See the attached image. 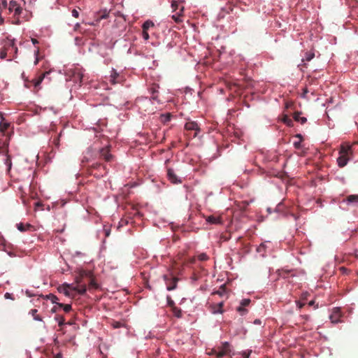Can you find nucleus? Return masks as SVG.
<instances>
[{"label": "nucleus", "instance_id": "nucleus-1", "mask_svg": "<svg viewBox=\"0 0 358 358\" xmlns=\"http://www.w3.org/2000/svg\"><path fill=\"white\" fill-rule=\"evenodd\" d=\"M91 271L84 269H79L75 271V282L76 286L73 287V290L76 291L80 295H83L87 291L85 279L90 277Z\"/></svg>", "mask_w": 358, "mask_h": 358}, {"label": "nucleus", "instance_id": "nucleus-2", "mask_svg": "<svg viewBox=\"0 0 358 358\" xmlns=\"http://www.w3.org/2000/svg\"><path fill=\"white\" fill-rule=\"evenodd\" d=\"M22 3H24V0H11L9 2L8 9L9 13H13V16L17 17V22H15L16 24L20 23L18 17L20 16L22 12Z\"/></svg>", "mask_w": 358, "mask_h": 358}, {"label": "nucleus", "instance_id": "nucleus-3", "mask_svg": "<svg viewBox=\"0 0 358 358\" xmlns=\"http://www.w3.org/2000/svg\"><path fill=\"white\" fill-rule=\"evenodd\" d=\"M350 150V146L341 145L339 150V157L337 159V162L339 167L343 168L347 165L349 160L348 152Z\"/></svg>", "mask_w": 358, "mask_h": 358}, {"label": "nucleus", "instance_id": "nucleus-4", "mask_svg": "<svg viewBox=\"0 0 358 358\" xmlns=\"http://www.w3.org/2000/svg\"><path fill=\"white\" fill-rule=\"evenodd\" d=\"M217 358H222L225 356H231V348L228 342L222 343L220 346L216 348Z\"/></svg>", "mask_w": 358, "mask_h": 358}, {"label": "nucleus", "instance_id": "nucleus-5", "mask_svg": "<svg viewBox=\"0 0 358 358\" xmlns=\"http://www.w3.org/2000/svg\"><path fill=\"white\" fill-rule=\"evenodd\" d=\"M164 279L166 282V288L169 291H172L177 287V283L179 279L174 276L169 277L167 275H164Z\"/></svg>", "mask_w": 358, "mask_h": 358}, {"label": "nucleus", "instance_id": "nucleus-6", "mask_svg": "<svg viewBox=\"0 0 358 358\" xmlns=\"http://www.w3.org/2000/svg\"><path fill=\"white\" fill-rule=\"evenodd\" d=\"M73 287H74L73 285L64 283L58 287V291L60 293H63L66 296L74 297Z\"/></svg>", "mask_w": 358, "mask_h": 358}, {"label": "nucleus", "instance_id": "nucleus-7", "mask_svg": "<svg viewBox=\"0 0 358 358\" xmlns=\"http://www.w3.org/2000/svg\"><path fill=\"white\" fill-rule=\"evenodd\" d=\"M168 180L173 184H180L182 180L176 174L174 170L171 168L167 169Z\"/></svg>", "mask_w": 358, "mask_h": 358}, {"label": "nucleus", "instance_id": "nucleus-8", "mask_svg": "<svg viewBox=\"0 0 358 358\" xmlns=\"http://www.w3.org/2000/svg\"><path fill=\"white\" fill-rule=\"evenodd\" d=\"M185 128L187 131H194L193 138H195L200 131V128L196 122H188L185 124Z\"/></svg>", "mask_w": 358, "mask_h": 358}, {"label": "nucleus", "instance_id": "nucleus-9", "mask_svg": "<svg viewBox=\"0 0 358 358\" xmlns=\"http://www.w3.org/2000/svg\"><path fill=\"white\" fill-rule=\"evenodd\" d=\"M100 157L107 162L113 159V156L110 153L109 147L103 148L100 150Z\"/></svg>", "mask_w": 358, "mask_h": 358}, {"label": "nucleus", "instance_id": "nucleus-10", "mask_svg": "<svg viewBox=\"0 0 358 358\" xmlns=\"http://www.w3.org/2000/svg\"><path fill=\"white\" fill-rule=\"evenodd\" d=\"M9 50H12V51L13 50L15 52H17V48L15 46L13 43H9L7 47H6L3 50H1L0 57L1 59L6 58V57H7V52L9 51Z\"/></svg>", "mask_w": 358, "mask_h": 358}, {"label": "nucleus", "instance_id": "nucleus-11", "mask_svg": "<svg viewBox=\"0 0 358 358\" xmlns=\"http://www.w3.org/2000/svg\"><path fill=\"white\" fill-rule=\"evenodd\" d=\"M87 282H88V289L89 290H92V289H99V285L96 282L95 280H94V278L93 276V274L91 272V275L90 277H88L87 279Z\"/></svg>", "mask_w": 358, "mask_h": 358}, {"label": "nucleus", "instance_id": "nucleus-12", "mask_svg": "<svg viewBox=\"0 0 358 358\" xmlns=\"http://www.w3.org/2000/svg\"><path fill=\"white\" fill-rule=\"evenodd\" d=\"M206 220L209 224H222V220L220 217H215L214 215H210L206 217Z\"/></svg>", "mask_w": 358, "mask_h": 358}, {"label": "nucleus", "instance_id": "nucleus-13", "mask_svg": "<svg viewBox=\"0 0 358 358\" xmlns=\"http://www.w3.org/2000/svg\"><path fill=\"white\" fill-rule=\"evenodd\" d=\"M49 73L48 71H45L41 75H40L37 78L33 79L32 83L35 87H38L41 83H42L43 80L45 77L46 75Z\"/></svg>", "mask_w": 358, "mask_h": 358}, {"label": "nucleus", "instance_id": "nucleus-14", "mask_svg": "<svg viewBox=\"0 0 358 358\" xmlns=\"http://www.w3.org/2000/svg\"><path fill=\"white\" fill-rule=\"evenodd\" d=\"M341 317V312L338 308H336L334 309L333 313L330 316V319L333 323H336L338 322V317Z\"/></svg>", "mask_w": 358, "mask_h": 358}, {"label": "nucleus", "instance_id": "nucleus-15", "mask_svg": "<svg viewBox=\"0 0 358 358\" xmlns=\"http://www.w3.org/2000/svg\"><path fill=\"white\" fill-rule=\"evenodd\" d=\"M223 302L212 306L211 311L213 313H223Z\"/></svg>", "mask_w": 358, "mask_h": 358}, {"label": "nucleus", "instance_id": "nucleus-16", "mask_svg": "<svg viewBox=\"0 0 358 358\" xmlns=\"http://www.w3.org/2000/svg\"><path fill=\"white\" fill-rule=\"evenodd\" d=\"M109 12L107 10H103L99 12L96 15V22H100L103 19H106L108 17Z\"/></svg>", "mask_w": 358, "mask_h": 358}, {"label": "nucleus", "instance_id": "nucleus-17", "mask_svg": "<svg viewBox=\"0 0 358 358\" xmlns=\"http://www.w3.org/2000/svg\"><path fill=\"white\" fill-rule=\"evenodd\" d=\"M301 112H296L294 114V119L296 122H300L301 124H304L306 122L307 119L304 117H301Z\"/></svg>", "mask_w": 358, "mask_h": 358}, {"label": "nucleus", "instance_id": "nucleus-18", "mask_svg": "<svg viewBox=\"0 0 358 358\" xmlns=\"http://www.w3.org/2000/svg\"><path fill=\"white\" fill-rule=\"evenodd\" d=\"M29 315H31L34 320H36V321H43V319L42 317L38 314V310L37 309H31L29 313Z\"/></svg>", "mask_w": 358, "mask_h": 358}, {"label": "nucleus", "instance_id": "nucleus-19", "mask_svg": "<svg viewBox=\"0 0 358 358\" xmlns=\"http://www.w3.org/2000/svg\"><path fill=\"white\" fill-rule=\"evenodd\" d=\"M8 144L0 140V153L7 154L8 152Z\"/></svg>", "mask_w": 358, "mask_h": 358}, {"label": "nucleus", "instance_id": "nucleus-20", "mask_svg": "<svg viewBox=\"0 0 358 358\" xmlns=\"http://www.w3.org/2000/svg\"><path fill=\"white\" fill-rule=\"evenodd\" d=\"M183 10H184V7L181 6V8L180 9V12L176 15H172V19L174 20L175 22H180L182 21V20L180 19V17L182 15V13L183 12Z\"/></svg>", "mask_w": 358, "mask_h": 358}, {"label": "nucleus", "instance_id": "nucleus-21", "mask_svg": "<svg viewBox=\"0 0 358 358\" xmlns=\"http://www.w3.org/2000/svg\"><path fill=\"white\" fill-rule=\"evenodd\" d=\"M31 227L32 226L29 224H27L26 225H24L22 223H19L17 224V229L22 232L26 231L28 229Z\"/></svg>", "mask_w": 358, "mask_h": 358}, {"label": "nucleus", "instance_id": "nucleus-22", "mask_svg": "<svg viewBox=\"0 0 358 358\" xmlns=\"http://www.w3.org/2000/svg\"><path fill=\"white\" fill-rule=\"evenodd\" d=\"M345 201L348 203H357L358 202V195L351 194L346 197Z\"/></svg>", "mask_w": 358, "mask_h": 358}, {"label": "nucleus", "instance_id": "nucleus-23", "mask_svg": "<svg viewBox=\"0 0 358 358\" xmlns=\"http://www.w3.org/2000/svg\"><path fill=\"white\" fill-rule=\"evenodd\" d=\"M282 121L287 124L288 127H293V121L287 115H285L282 119Z\"/></svg>", "mask_w": 358, "mask_h": 358}, {"label": "nucleus", "instance_id": "nucleus-24", "mask_svg": "<svg viewBox=\"0 0 358 358\" xmlns=\"http://www.w3.org/2000/svg\"><path fill=\"white\" fill-rule=\"evenodd\" d=\"M171 310L173 315L176 316V317L180 318L182 317V311L179 308L175 306L171 308Z\"/></svg>", "mask_w": 358, "mask_h": 358}, {"label": "nucleus", "instance_id": "nucleus-25", "mask_svg": "<svg viewBox=\"0 0 358 358\" xmlns=\"http://www.w3.org/2000/svg\"><path fill=\"white\" fill-rule=\"evenodd\" d=\"M154 26V23L152 21L147 20L145 21L142 26L143 30L148 31L149 28L152 27Z\"/></svg>", "mask_w": 358, "mask_h": 358}, {"label": "nucleus", "instance_id": "nucleus-26", "mask_svg": "<svg viewBox=\"0 0 358 358\" xmlns=\"http://www.w3.org/2000/svg\"><path fill=\"white\" fill-rule=\"evenodd\" d=\"M6 155V159H5V164L8 166V170L10 171L12 166V162H11V157L8 155V152L7 154H5Z\"/></svg>", "mask_w": 358, "mask_h": 358}, {"label": "nucleus", "instance_id": "nucleus-27", "mask_svg": "<svg viewBox=\"0 0 358 358\" xmlns=\"http://www.w3.org/2000/svg\"><path fill=\"white\" fill-rule=\"evenodd\" d=\"M58 307L62 308L65 313H69L71 310L70 304L57 303Z\"/></svg>", "mask_w": 358, "mask_h": 358}, {"label": "nucleus", "instance_id": "nucleus-28", "mask_svg": "<svg viewBox=\"0 0 358 358\" xmlns=\"http://www.w3.org/2000/svg\"><path fill=\"white\" fill-rule=\"evenodd\" d=\"M55 320L58 322L59 327H62L65 324V319L62 315L55 316Z\"/></svg>", "mask_w": 358, "mask_h": 358}, {"label": "nucleus", "instance_id": "nucleus-29", "mask_svg": "<svg viewBox=\"0 0 358 358\" xmlns=\"http://www.w3.org/2000/svg\"><path fill=\"white\" fill-rule=\"evenodd\" d=\"M315 56V54L313 53V52H306V56H305V58L303 59V60L306 61V62H309Z\"/></svg>", "mask_w": 358, "mask_h": 358}, {"label": "nucleus", "instance_id": "nucleus-30", "mask_svg": "<svg viewBox=\"0 0 358 358\" xmlns=\"http://www.w3.org/2000/svg\"><path fill=\"white\" fill-rule=\"evenodd\" d=\"M111 326L114 328V329H117V328H120L123 326V323H122L121 322H117V321H113L111 322Z\"/></svg>", "mask_w": 358, "mask_h": 358}, {"label": "nucleus", "instance_id": "nucleus-31", "mask_svg": "<svg viewBox=\"0 0 358 358\" xmlns=\"http://www.w3.org/2000/svg\"><path fill=\"white\" fill-rule=\"evenodd\" d=\"M266 250V245L265 243L260 244L258 248H257V252L259 253H263Z\"/></svg>", "mask_w": 358, "mask_h": 358}, {"label": "nucleus", "instance_id": "nucleus-32", "mask_svg": "<svg viewBox=\"0 0 358 358\" xmlns=\"http://www.w3.org/2000/svg\"><path fill=\"white\" fill-rule=\"evenodd\" d=\"M118 76V73L115 71V70H113L112 71V73L110 75V81L115 84L116 82H115V78Z\"/></svg>", "mask_w": 358, "mask_h": 358}, {"label": "nucleus", "instance_id": "nucleus-33", "mask_svg": "<svg viewBox=\"0 0 358 358\" xmlns=\"http://www.w3.org/2000/svg\"><path fill=\"white\" fill-rule=\"evenodd\" d=\"M47 298L50 299L53 303H56L57 305V303H59L57 302L58 298L53 294H50V295L47 296Z\"/></svg>", "mask_w": 358, "mask_h": 358}, {"label": "nucleus", "instance_id": "nucleus-34", "mask_svg": "<svg viewBox=\"0 0 358 358\" xmlns=\"http://www.w3.org/2000/svg\"><path fill=\"white\" fill-rule=\"evenodd\" d=\"M198 259L200 261H206L208 259V257L206 253H201L198 255Z\"/></svg>", "mask_w": 358, "mask_h": 358}, {"label": "nucleus", "instance_id": "nucleus-35", "mask_svg": "<svg viewBox=\"0 0 358 358\" xmlns=\"http://www.w3.org/2000/svg\"><path fill=\"white\" fill-rule=\"evenodd\" d=\"M250 302H251L250 299H243L241 301V305H242V306H243V307H245V306H249Z\"/></svg>", "mask_w": 358, "mask_h": 358}, {"label": "nucleus", "instance_id": "nucleus-36", "mask_svg": "<svg viewBox=\"0 0 358 358\" xmlns=\"http://www.w3.org/2000/svg\"><path fill=\"white\" fill-rule=\"evenodd\" d=\"M237 311L239 312L241 315H244L247 313V310L245 308V307L242 306V305L237 308Z\"/></svg>", "mask_w": 358, "mask_h": 358}, {"label": "nucleus", "instance_id": "nucleus-37", "mask_svg": "<svg viewBox=\"0 0 358 358\" xmlns=\"http://www.w3.org/2000/svg\"><path fill=\"white\" fill-rule=\"evenodd\" d=\"M171 8L173 11H176L178 8V3L176 0H173L171 2Z\"/></svg>", "mask_w": 358, "mask_h": 358}, {"label": "nucleus", "instance_id": "nucleus-38", "mask_svg": "<svg viewBox=\"0 0 358 358\" xmlns=\"http://www.w3.org/2000/svg\"><path fill=\"white\" fill-rule=\"evenodd\" d=\"M99 167H102L103 169L105 171V173H106V166H103L102 164H101L100 163H95L92 166V168L93 169H98Z\"/></svg>", "mask_w": 358, "mask_h": 358}, {"label": "nucleus", "instance_id": "nucleus-39", "mask_svg": "<svg viewBox=\"0 0 358 358\" xmlns=\"http://www.w3.org/2000/svg\"><path fill=\"white\" fill-rule=\"evenodd\" d=\"M167 301H168V305L169 307H171L172 308L176 306L174 301L171 299L170 296L167 297Z\"/></svg>", "mask_w": 358, "mask_h": 358}, {"label": "nucleus", "instance_id": "nucleus-40", "mask_svg": "<svg viewBox=\"0 0 358 358\" xmlns=\"http://www.w3.org/2000/svg\"><path fill=\"white\" fill-rule=\"evenodd\" d=\"M301 141L302 140H299L298 141L294 142V146L296 149H299L301 147Z\"/></svg>", "mask_w": 358, "mask_h": 358}, {"label": "nucleus", "instance_id": "nucleus-41", "mask_svg": "<svg viewBox=\"0 0 358 358\" xmlns=\"http://www.w3.org/2000/svg\"><path fill=\"white\" fill-rule=\"evenodd\" d=\"M208 355H215L216 358H217V352L216 348L211 349L210 351L208 352Z\"/></svg>", "mask_w": 358, "mask_h": 358}, {"label": "nucleus", "instance_id": "nucleus-42", "mask_svg": "<svg viewBox=\"0 0 358 358\" xmlns=\"http://www.w3.org/2000/svg\"><path fill=\"white\" fill-rule=\"evenodd\" d=\"M142 36L145 41L149 39V34L148 33V31L143 30Z\"/></svg>", "mask_w": 358, "mask_h": 358}, {"label": "nucleus", "instance_id": "nucleus-43", "mask_svg": "<svg viewBox=\"0 0 358 358\" xmlns=\"http://www.w3.org/2000/svg\"><path fill=\"white\" fill-rule=\"evenodd\" d=\"M35 55H36V60L34 62V64L36 65L38 63V61H39V58H38V54H39V50L37 49L35 52H34Z\"/></svg>", "mask_w": 358, "mask_h": 358}, {"label": "nucleus", "instance_id": "nucleus-44", "mask_svg": "<svg viewBox=\"0 0 358 358\" xmlns=\"http://www.w3.org/2000/svg\"><path fill=\"white\" fill-rule=\"evenodd\" d=\"M72 15H73L74 17H76V18L78 17V16H79V13H78V11L77 10H76V9H73V10H72Z\"/></svg>", "mask_w": 358, "mask_h": 358}, {"label": "nucleus", "instance_id": "nucleus-45", "mask_svg": "<svg viewBox=\"0 0 358 358\" xmlns=\"http://www.w3.org/2000/svg\"><path fill=\"white\" fill-rule=\"evenodd\" d=\"M21 199L23 203L27 204V200L25 199V193L22 191Z\"/></svg>", "mask_w": 358, "mask_h": 358}, {"label": "nucleus", "instance_id": "nucleus-46", "mask_svg": "<svg viewBox=\"0 0 358 358\" xmlns=\"http://www.w3.org/2000/svg\"><path fill=\"white\" fill-rule=\"evenodd\" d=\"M4 297L6 299H14L13 297V294L8 292H6L4 295Z\"/></svg>", "mask_w": 358, "mask_h": 358}, {"label": "nucleus", "instance_id": "nucleus-47", "mask_svg": "<svg viewBox=\"0 0 358 358\" xmlns=\"http://www.w3.org/2000/svg\"><path fill=\"white\" fill-rule=\"evenodd\" d=\"M296 305L299 307V308H302L304 306L305 303H302L301 301H296Z\"/></svg>", "mask_w": 358, "mask_h": 358}, {"label": "nucleus", "instance_id": "nucleus-48", "mask_svg": "<svg viewBox=\"0 0 358 358\" xmlns=\"http://www.w3.org/2000/svg\"><path fill=\"white\" fill-rule=\"evenodd\" d=\"M250 352H251V351H250L248 352H243V358H249Z\"/></svg>", "mask_w": 358, "mask_h": 358}, {"label": "nucleus", "instance_id": "nucleus-49", "mask_svg": "<svg viewBox=\"0 0 358 358\" xmlns=\"http://www.w3.org/2000/svg\"><path fill=\"white\" fill-rule=\"evenodd\" d=\"M170 119H171V115H170V114H168V115H166L164 117V120L163 121H164V122H168V121H169V120H170Z\"/></svg>", "mask_w": 358, "mask_h": 358}, {"label": "nucleus", "instance_id": "nucleus-50", "mask_svg": "<svg viewBox=\"0 0 358 358\" xmlns=\"http://www.w3.org/2000/svg\"><path fill=\"white\" fill-rule=\"evenodd\" d=\"M59 308V307H58V306L56 304V305H55V306L52 308L51 311H52V313H55V312H57V308Z\"/></svg>", "mask_w": 358, "mask_h": 358}, {"label": "nucleus", "instance_id": "nucleus-51", "mask_svg": "<svg viewBox=\"0 0 358 358\" xmlns=\"http://www.w3.org/2000/svg\"><path fill=\"white\" fill-rule=\"evenodd\" d=\"M254 324H258V325H260L262 324V321L259 319H256L255 321H254Z\"/></svg>", "mask_w": 358, "mask_h": 358}, {"label": "nucleus", "instance_id": "nucleus-52", "mask_svg": "<svg viewBox=\"0 0 358 358\" xmlns=\"http://www.w3.org/2000/svg\"><path fill=\"white\" fill-rule=\"evenodd\" d=\"M54 358H62V353H57V355H55L54 356Z\"/></svg>", "mask_w": 358, "mask_h": 358}, {"label": "nucleus", "instance_id": "nucleus-53", "mask_svg": "<svg viewBox=\"0 0 358 358\" xmlns=\"http://www.w3.org/2000/svg\"><path fill=\"white\" fill-rule=\"evenodd\" d=\"M150 91H151L152 94H155L156 92H157V90L154 87L151 88Z\"/></svg>", "mask_w": 358, "mask_h": 358}, {"label": "nucleus", "instance_id": "nucleus-54", "mask_svg": "<svg viewBox=\"0 0 358 358\" xmlns=\"http://www.w3.org/2000/svg\"><path fill=\"white\" fill-rule=\"evenodd\" d=\"M31 42L33 43V44L36 45L37 43H38V41L36 39V38H31Z\"/></svg>", "mask_w": 358, "mask_h": 358}, {"label": "nucleus", "instance_id": "nucleus-55", "mask_svg": "<svg viewBox=\"0 0 358 358\" xmlns=\"http://www.w3.org/2000/svg\"><path fill=\"white\" fill-rule=\"evenodd\" d=\"M314 303H315V301H310L308 303V306H313V305H314Z\"/></svg>", "mask_w": 358, "mask_h": 358}, {"label": "nucleus", "instance_id": "nucleus-56", "mask_svg": "<svg viewBox=\"0 0 358 358\" xmlns=\"http://www.w3.org/2000/svg\"><path fill=\"white\" fill-rule=\"evenodd\" d=\"M296 138H299V140H302V136H301V134H296Z\"/></svg>", "mask_w": 358, "mask_h": 358}, {"label": "nucleus", "instance_id": "nucleus-57", "mask_svg": "<svg viewBox=\"0 0 358 358\" xmlns=\"http://www.w3.org/2000/svg\"><path fill=\"white\" fill-rule=\"evenodd\" d=\"M152 99H154V100H157V96H155V94H152Z\"/></svg>", "mask_w": 358, "mask_h": 358}, {"label": "nucleus", "instance_id": "nucleus-58", "mask_svg": "<svg viewBox=\"0 0 358 358\" xmlns=\"http://www.w3.org/2000/svg\"><path fill=\"white\" fill-rule=\"evenodd\" d=\"M222 292H220V291H217V292H214L213 294H219V295H222Z\"/></svg>", "mask_w": 358, "mask_h": 358}, {"label": "nucleus", "instance_id": "nucleus-59", "mask_svg": "<svg viewBox=\"0 0 358 358\" xmlns=\"http://www.w3.org/2000/svg\"><path fill=\"white\" fill-rule=\"evenodd\" d=\"M178 1V3H183L185 1V0H176Z\"/></svg>", "mask_w": 358, "mask_h": 358}, {"label": "nucleus", "instance_id": "nucleus-60", "mask_svg": "<svg viewBox=\"0 0 358 358\" xmlns=\"http://www.w3.org/2000/svg\"><path fill=\"white\" fill-rule=\"evenodd\" d=\"M8 127V124H5L4 127L6 129Z\"/></svg>", "mask_w": 358, "mask_h": 358}, {"label": "nucleus", "instance_id": "nucleus-61", "mask_svg": "<svg viewBox=\"0 0 358 358\" xmlns=\"http://www.w3.org/2000/svg\"><path fill=\"white\" fill-rule=\"evenodd\" d=\"M36 206H39V205H40V203H36Z\"/></svg>", "mask_w": 358, "mask_h": 358}, {"label": "nucleus", "instance_id": "nucleus-62", "mask_svg": "<svg viewBox=\"0 0 358 358\" xmlns=\"http://www.w3.org/2000/svg\"><path fill=\"white\" fill-rule=\"evenodd\" d=\"M0 116H1V117H2V114H1V113H0Z\"/></svg>", "mask_w": 358, "mask_h": 358}]
</instances>
